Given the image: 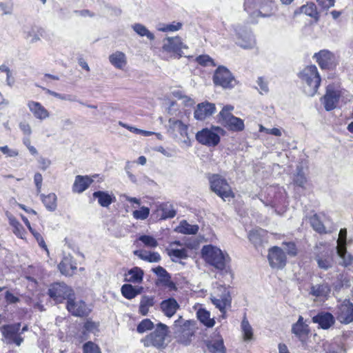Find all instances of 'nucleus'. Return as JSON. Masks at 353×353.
Instances as JSON below:
<instances>
[{"label":"nucleus","mask_w":353,"mask_h":353,"mask_svg":"<svg viewBox=\"0 0 353 353\" xmlns=\"http://www.w3.org/2000/svg\"><path fill=\"white\" fill-rule=\"evenodd\" d=\"M201 254L205 261L221 270L226 269L230 261V258L226 252L212 245L203 246Z\"/></svg>","instance_id":"f257e3e1"},{"label":"nucleus","mask_w":353,"mask_h":353,"mask_svg":"<svg viewBox=\"0 0 353 353\" xmlns=\"http://www.w3.org/2000/svg\"><path fill=\"white\" fill-rule=\"evenodd\" d=\"M301 79L303 90L307 96H314L319 88L321 78L315 65L305 67L299 74Z\"/></svg>","instance_id":"f03ea898"},{"label":"nucleus","mask_w":353,"mask_h":353,"mask_svg":"<svg viewBox=\"0 0 353 353\" xmlns=\"http://www.w3.org/2000/svg\"><path fill=\"white\" fill-rule=\"evenodd\" d=\"M234 109V106L231 105L223 106L218 115V120L221 125L229 130L240 132L245 128L244 122L241 119L232 114Z\"/></svg>","instance_id":"7ed1b4c3"},{"label":"nucleus","mask_w":353,"mask_h":353,"mask_svg":"<svg viewBox=\"0 0 353 353\" xmlns=\"http://www.w3.org/2000/svg\"><path fill=\"white\" fill-rule=\"evenodd\" d=\"M172 328L174 337L179 343L185 345L190 343L194 331L190 321L179 316V318L174 321Z\"/></svg>","instance_id":"20e7f679"},{"label":"nucleus","mask_w":353,"mask_h":353,"mask_svg":"<svg viewBox=\"0 0 353 353\" xmlns=\"http://www.w3.org/2000/svg\"><path fill=\"white\" fill-rule=\"evenodd\" d=\"M225 134V130L219 126L203 128L196 134L199 143L208 147H215L220 142V137Z\"/></svg>","instance_id":"39448f33"},{"label":"nucleus","mask_w":353,"mask_h":353,"mask_svg":"<svg viewBox=\"0 0 353 353\" xmlns=\"http://www.w3.org/2000/svg\"><path fill=\"white\" fill-rule=\"evenodd\" d=\"M341 98L345 103L350 101L353 99V96L350 95L346 91L333 90L332 86H328L325 94L324 95L322 103L327 111L334 110L336 107V104Z\"/></svg>","instance_id":"423d86ee"},{"label":"nucleus","mask_w":353,"mask_h":353,"mask_svg":"<svg viewBox=\"0 0 353 353\" xmlns=\"http://www.w3.org/2000/svg\"><path fill=\"white\" fill-rule=\"evenodd\" d=\"M210 189L223 201L234 196L228 181L219 174H212L209 177Z\"/></svg>","instance_id":"0eeeda50"},{"label":"nucleus","mask_w":353,"mask_h":353,"mask_svg":"<svg viewBox=\"0 0 353 353\" xmlns=\"http://www.w3.org/2000/svg\"><path fill=\"white\" fill-rule=\"evenodd\" d=\"M168 327L163 323H159L155 330L147 335L141 340L145 347H154L161 348L165 344V336H167Z\"/></svg>","instance_id":"6e6552de"},{"label":"nucleus","mask_w":353,"mask_h":353,"mask_svg":"<svg viewBox=\"0 0 353 353\" xmlns=\"http://www.w3.org/2000/svg\"><path fill=\"white\" fill-rule=\"evenodd\" d=\"M20 327V323L2 326L1 332L3 342L7 344H15L17 346H20L23 341V339L21 337V333H19Z\"/></svg>","instance_id":"1a4fd4ad"},{"label":"nucleus","mask_w":353,"mask_h":353,"mask_svg":"<svg viewBox=\"0 0 353 353\" xmlns=\"http://www.w3.org/2000/svg\"><path fill=\"white\" fill-rule=\"evenodd\" d=\"M48 294L57 303H61L65 299L69 300L73 296V290L63 283H57L50 287Z\"/></svg>","instance_id":"9d476101"},{"label":"nucleus","mask_w":353,"mask_h":353,"mask_svg":"<svg viewBox=\"0 0 353 353\" xmlns=\"http://www.w3.org/2000/svg\"><path fill=\"white\" fill-rule=\"evenodd\" d=\"M162 49L164 52L181 57L184 54L183 50L188 49V46L182 42L179 37H167L163 40Z\"/></svg>","instance_id":"9b49d317"},{"label":"nucleus","mask_w":353,"mask_h":353,"mask_svg":"<svg viewBox=\"0 0 353 353\" xmlns=\"http://www.w3.org/2000/svg\"><path fill=\"white\" fill-rule=\"evenodd\" d=\"M214 83L224 88H231L234 85L235 80L231 72L225 67H219L214 74Z\"/></svg>","instance_id":"f8f14e48"},{"label":"nucleus","mask_w":353,"mask_h":353,"mask_svg":"<svg viewBox=\"0 0 353 353\" xmlns=\"http://www.w3.org/2000/svg\"><path fill=\"white\" fill-rule=\"evenodd\" d=\"M268 259L272 268L282 269L286 264L285 252L277 246L272 247L269 250Z\"/></svg>","instance_id":"ddd939ff"},{"label":"nucleus","mask_w":353,"mask_h":353,"mask_svg":"<svg viewBox=\"0 0 353 353\" xmlns=\"http://www.w3.org/2000/svg\"><path fill=\"white\" fill-rule=\"evenodd\" d=\"M67 309L68 312L76 316H87L90 311L85 302L81 300L74 299L72 297L68 300Z\"/></svg>","instance_id":"4468645a"},{"label":"nucleus","mask_w":353,"mask_h":353,"mask_svg":"<svg viewBox=\"0 0 353 353\" xmlns=\"http://www.w3.org/2000/svg\"><path fill=\"white\" fill-rule=\"evenodd\" d=\"M337 319L344 324L353 322V303L349 300H344L339 306Z\"/></svg>","instance_id":"2eb2a0df"},{"label":"nucleus","mask_w":353,"mask_h":353,"mask_svg":"<svg viewBox=\"0 0 353 353\" xmlns=\"http://www.w3.org/2000/svg\"><path fill=\"white\" fill-rule=\"evenodd\" d=\"M216 110L214 103L203 102L197 105L196 109L194 112V117L196 120L203 121L206 118L212 115Z\"/></svg>","instance_id":"dca6fc26"},{"label":"nucleus","mask_w":353,"mask_h":353,"mask_svg":"<svg viewBox=\"0 0 353 353\" xmlns=\"http://www.w3.org/2000/svg\"><path fill=\"white\" fill-rule=\"evenodd\" d=\"M168 128L169 131H172V132H177L182 137H186V139L183 141L185 143H188L190 142V139L188 137V125L183 123L181 121L175 119L174 118H170L168 120Z\"/></svg>","instance_id":"f3484780"},{"label":"nucleus","mask_w":353,"mask_h":353,"mask_svg":"<svg viewBox=\"0 0 353 353\" xmlns=\"http://www.w3.org/2000/svg\"><path fill=\"white\" fill-rule=\"evenodd\" d=\"M312 321L318 323L321 328L327 330L334 324L335 319L331 313L322 312L313 316Z\"/></svg>","instance_id":"a211bd4d"},{"label":"nucleus","mask_w":353,"mask_h":353,"mask_svg":"<svg viewBox=\"0 0 353 353\" xmlns=\"http://www.w3.org/2000/svg\"><path fill=\"white\" fill-rule=\"evenodd\" d=\"M28 107L34 117L39 120H45L50 117L48 110L39 102L30 101Z\"/></svg>","instance_id":"6ab92c4d"},{"label":"nucleus","mask_w":353,"mask_h":353,"mask_svg":"<svg viewBox=\"0 0 353 353\" xmlns=\"http://www.w3.org/2000/svg\"><path fill=\"white\" fill-rule=\"evenodd\" d=\"M331 292L330 286L327 283L312 284L310 287L309 294L316 298L327 299Z\"/></svg>","instance_id":"aec40b11"},{"label":"nucleus","mask_w":353,"mask_h":353,"mask_svg":"<svg viewBox=\"0 0 353 353\" xmlns=\"http://www.w3.org/2000/svg\"><path fill=\"white\" fill-rule=\"evenodd\" d=\"M179 308V305L174 298H169L161 303V309L168 317H172Z\"/></svg>","instance_id":"412c9836"},{"label":"nucleus","mask_w":353,"mask_h":353,"mask_svg":"<svg viewBox=\"0 0 353 353\" xmlns=\"http://www.w3.org/2000/svg\"><path fill=\"white\" fill-rule=\"evenodd\" d=\"M92 196L98 200L99 204L103 208H108L115 201L114 194L108 192L97 191L93 193Z\"/></svg>","instance_id":"4be33fe9"},{"label":"nucleus","mask_w":353,"mask_h":353,"mask_svg":"<svg viewBox=\"0 0 353 353\" xmlns=\"http://www.w3.org/2000/svg\"><path fill=\"white\" fill-rule=\"evenodd\" d=\"M93 182V179L88 176L77 175L72 186L74 192L81 193L85 191Z\"/></svg>","instance_id":"5701e85b"},{"label":"nucleus","mask_w":353,"mask_h":353,"mask_svg":"<svg viewBox=\"0 0 353 353\" xmlns=\"http://www.w3.org/2000/svg\"><path fill=\"white\" fill-rule=\"evenodd\" d=\"M109 61L116 68L123 70L127 65V57L123 52L116 51L109 56Z\"/></svg>","instance_id":"b1692460"},{"label":"nucleus","mask_w":353,"mask_h":353,"mask_svg":"<svg viewBox=\"0 0 353 353\" xmlns=\"http://www.w3.org/2000/svg\"><path fill=\"white\" fill-rule=\"evenodd\" d=\"M267 232L263 229H256L251 230L249 232L248 238L250 241L255 245H261L264 241H266L265 236Z\"/></svg>","instance_id":"393cba45"},{"label":"nucleus","mask_w":353,"mask_h":353,"mask_svg":"<svg viewBox=\"0 0 353 353\" xmlns=\"http://www.w3.org/2000/svg\"><path fill=\"white\" fill-rule=\"evenodd\" d=\"M133 253L141 260L149 263H157L161 260V256L158 252H151L143 250H139L134 251Z\"/></svg>","instance_id":"a878e982"},{"label":"nucleus","mask_w":353,"mask_h":353,"mask_svg":"<svg viewBox=\"0 0 353 353\" xmlns=\"http://www.w3.org/2000/svg\"><path fill=\"white\" fill-rule=\"evenodd\" d=\"M336 252L340 259L339 265L343 267L353 265V255L347 251L346 247L336 248Z\"/></svg>","instance_id":"bb28decb"},{"label":"nucleus","mask_w":353,"mask_h":353,"mask_svg":"<svg viewBox=\"0 0 353 353\" xmlns=\"http://www.w3.org/2000/svg\"><path fill=\"white\" fill-rule=\"evenodd\" d=\"M6 214L7 218L8 219L10 225L13 228L12 231L14 234L18 237L23 239L26 232L22 225L10 212H6Z\"/></svg>","instance_id":"cd10ccee"},{"label":"nucleus","mask_w":353,"mask_h":353,"mask_svg":"<svg viewBox=\"0 0 353 353\" xmlns=\"http://www.w3.org/2000/svg\"><path fill=\"white\" fill-rule=\"evenodd\" d=\"M316 57L321 68H327L332 64L333 54L329 51L322 50Z\"/></svg>","instance_id":"c85d7f7f"},{"label":"nucleus","mask_w":353,"mask_h":353,"mask_svg":"<svg viewBox=\"0 0 353 353\" xmlns=\"http://www.w3.org/2000/svg\"><path fill=\"white\" fill-rule=\"evenodd\" d=\"M175 231L184 234H195L199 231L197 225H191L187 221L183 220L175 229Z\"/></svg>","instance_id":"c756f323"},{"label":"nucleus","mask_w":353,"mask_h":353,"mask_svg":"<svg viewBox=\"0 0 353 353\" xmlns=\"http://www.w3.org/2000/svg\"><path fill=\"white\" fill-rule=\"evenodd\" d=\"M143 271L138 268L134 267L128 272L125 274V280L128 282L134 283H139L143 280Z\"/></svg>","instance_id":"7c9ffc66"},{"label":"nucleus","mask_w":353,"mask_h":353,"mask_svg":"<svg viewBox=\"0 0 353 353\" xmlns=\"http://www.w3.org/2000/svg\"><path fill=\"white\" fill-rule=\"evenodd\" d=\"M196 316L198 319L205 326L212 327L214 325L215 321L210 318V313L208 310L200 308L196 312Z\"/></svg>","instance_id":"2f4dec72"},{"label":"nucleus","mask_w":353,"mask_h":353,"mask_svg":"<svg viewBox=\"0 0 353 353\" xmlns=\"http://www.w3.org/2000/svg\"><path fill=\"white\" fill-rule=\"evenodd\" d=\"M210 300L213 305H215V307L218 308L223 314L225 313L226 308L231 306L232 299L224 298L223 299H219L215 298V296H210Z\"/></svg>","instance_id":"473e14b6"},{"label":"nucleus","mask_w":353,"mask_h":353,"mask_svg":"<svg viewBox=\"0 0 353 353\" xmlns=\"http://www.w3.org/2000/svg\"><path fill=\"white\" fill-rule=\"evenodd\" d=\"M319 268L327 270L333 265V259L330 254L318 255L315 258Z\"/></svg>","instance_id":"72a5a7b5"},{"label":"nucleus","mask_w":353,"mask_h":353,"mask_svg":"<svg viewBox=\"0 0 353 353\" xmlns=\"http://www.w3.org/2000/svg\"><path fill=\"white\" fill-rule=\"evenodd\" d=\"M154 298L152 296H143L140 301L139 312L145 316L149 312V309L154 305Z\"/></svg>","instance_id":"f704fd0d"},{"label":"nucleus","mask_w":353,"mask_h":353,"mask_svg":"<svg viewBox=\"0 0 353 353\" xmlns=\"http://www.w3.org/2000/svg\"><path fill=\"white\" fill-rule=\"evenodd\" d=\"M44 30L41 28L32 27L26 32V39L32 43L37 42L43 36Z\"/></svg>","instance_id":"c9c22d12"},{"label":"nucleus","mask_w":353,"mask_h":353,"mask_svg":"<svg viewBox=\"0 0 353 353\" xmlns=\"http://www.w3.org/2000/svg\"><path fill=\"white\" fill-rule=\"evenodd\" d=\"M41 200L46 208L50 211H54L57 208V196L50 193L46 196L41 195Z\"/></svg>","instance_id":"e433bc0d"},{"label":"nucleus","mask_w":353,"mask_h":353,"mask_svg":"<svg viewBox=\"0 0 353 353\" xmlns=\"http://www.w3.org/2000/svg\"><path fill=\"white\" fill-rule=\"evenodd\" d=\"M168 254L172 258L173 261H175V259H185L188 257V252L185 248H168Z\"/></svg>","instance_id":"4c0bfd02"},{"label":"nucleus","mask_w":353,"mask_h":353,"mask_svg":"<svg viewBox=\"0 0 353 353\" xmlns=\"http://www.w3.org/2000/svg\"><path fill=\"white\" fill-rule=\"evenodd\" d=\"M241 328L245 341H250L253 339V329L245 316L241 322Z\"/></svg>","instance_id":"58836bf2"},{"label":"nucleus","mask_w":353,"mask_h":353,"mask_svg":"<svg viewBox=\"0 0 353 353\" xmlns=\"http://www.w3.org/2000/svg\"><path fill=\"white\" fill-rule=\"evenodd\" d=\"M121 293L126 299H132L141 293V289H137L130 284H124L121 287Z\"/></svg>","instance_id":"ea45409f"},{"label":"nucleus","mask_w":353,"mask_h":353,"mask_svg":"<svg viewBox=\"0 0 353 353\" xmlns=\"http://www.w3.org/2000/svg\"><path fill=\"white\" fill-rule=\"evenodd\" d=\"M210 296H215V298L219 299H223L224 298L232 299L229 289L227 287L221 285L216 286L214 289V291Z\"/></svg>","instance_id":"a19ab883"},{"label":"nucleus","mask_w":353,"mask_h":353,"mask_svg":"<svg viewBox=\"0 0 353 353\" xmlns=\"http://www.w3.org/2000/svg\"><path fill=\"white\" fill-rule=\"evenodd\" d=\"M160 210L162 211L161 218L163 219H171L174 217L176 215V211L174 206L169 203L161 205Z\"/></svg>","instance_id":"79ce46f5"},{"label":"nucleus","mask_w":353,"mask_h":353,"mask_svg":"<svg viewBox=\"0 0 353 353\" xmlns=\"http://www.w3.org/2000/svg\"><path fill=\"white\" fill-rule=\"evenodd\" d=\"M152 271L160 278L161 281L165 283H169L170 286H174V283L170 281V276L168 272L161 266H158L152 269Z\"/></svg>","instance_id":"37998d69"},{"label":"nucleus","mask_w":353,"mask_h":353,"mask_svg":"<svg viewBox=\"0 0 353 353\" xmlns=\"http://www.w3.org/2000/svg\"><path fill=\"white\" fill-rule=\"evenodd\" d=\"M132 28L139 36L141 37H146L150 40L152 41L154 39V35L150 32L147 28L141 24V23H135L132 26Z\"/></svg>","instance_id":"c03bdc74"},{"label":"nucleus","mask_w":353,"mask_h":353,"mask_svg":"<svg viewBox=\"0 0 353 353\" xmlns=\"http://www.w3.org/2000/svg\"><path fill=\"white\" fill-rule=\"evenodd\" d=\"M3 79H6V83L9 86H12L14 83V81L11 71L7 66L2 65H0V80Z\"/></svg>","instance_id":"a18cd8bd"},{"label":"nucleus","mask_w":353,"mask_h":353,"mask_svg":"<svg viewBox=\"0 0 353 353\" xmlns=\"http://www.w3.org/2000/svg\"><path fill=\"white\" fill-rule=\"evenodd\" d=\"M208 350L213 353H225V348L222 339H219L208 344Z\"/></svg>","instance_id":"49530a36"},{"label":"nucleus","mask_w":353,"mask_h":353,"mask_svg":"<svg viewBox=\"0 0 353 353\" xmlns=\"http://www.w3.org/2000/svg\"><path fill=\"white\" fill-rule=\"evenodd\" d=\"M293 181L296 185L301 188L305 187L307 183V178L301 167H297L296 174L294 175Z\"/></svg>","instance_id":"de8ad7c7"},{"label":"nucleus","mask_w":353,"mask_h":353,"mask_svg":"<svg viewBox=\"0 0 353 353\" xmlns=\"http://www.w3.org/2000/svg\"><path fill=\"white\" fill-rule=\"evenodd\" d=\"M139 241L142 242L145 247L150 248H154L159 245L157 241L150 235H141L139 237Z\"/></svg>","instance_id":"09e8293b"},{"label":"nucleus","mask_w":353,"mask_h":353,"mask_svg":"<svg viewBox=\"0 0 353 353\" xmlns=\"http://www.w3.org/2000/svg\"><path fill=\"white\" fill-rule=\"evenodd\" d=\"M292 332L295 335L301 336L308 332V326L306 324L295 323L293 325Z\"/></svg>","instance_id":"8fccbe9b"},{"label":"nucleus","mask_w":353,"mask_h":353,"mask_svg":"<svg viewBox=\"0 0 353 353\" xmlns=\"http://www.w3.org/2000/svg\"><path fill=\"white\" fill-rule=\"evenodd\" d=\"M132 214L136 219L145 220L150 214V209L148 207L142 206L139 210H134Z\"/></svg>","instance_id":"3c124183"},{"label":"nucleus","mask_w":353,"mask_h":353,"mask_svg":"<svg viewBox=\"0 0 353 353\" xmlns=\"http://www.w3.org/2000/svg\"><path fill=\"white\" fill-rule=\"evenodd\" d=\"M153 323L148 319L143 320L137 326V332L143 333L153 328Z\"/></svg>","instance_id":"603ef678"},{"label":"nucleus","mask_w":353,"mask_h":353,"mask_svg":"<svg viewBox=\"0 0 353 353\" xmlns=\"http://www.w3.org/2000/svg\"><path fill=\"white\" fill-rule=\"evenodd\" d=\"M83 353H101L100 348L91 341H88L83 345Z\"/></svg>","instance_id":"864d4df0"},{"label":"nucleus","mask_w":353,"mask_h":353,"mask_svg":"<svg viewBox=\"0 0 353 353\" xmlns=\"http://www.w3.org/2000/svg\"><path fill=\"white\" fill-rule=\"evenodd\" d=\"M59 268L62 274H68L69 269L74 270L76 267L70 264L67 259H65L59 263Z\"/></svg>","instance_id":"5fc2aeb1"},{"label":"nucleus","mask_w":353,"mask_h":353,"mask_svg":"<svg viewBox=\"0 0 353 353\" xmlns=\"http://www.w3.org/2000/svg\"><path fill=\"white\" fill-rule=\"evenodd\" d=\"M347 244V230L345 228L341 229L337 240L336 248L346 247Z\"/></svg>","instance_id":"6e6d98bb"},{"label":"nucleus","mask_w":353,"mask_h":353,"mask_svg":"<svg viewBox=\"0 0 353 353\" xmlns=\"http://www.w3.org/2000/svg\"><path fill=\"white\" fill-rule=\"evenodd\" d=\"M301 12L310 17H314L316 14L314 4H307L301 7Z\"/></svg>","instance_id":"4d7b16f0"},{"label":"nucleus","mask_w":353,"mask_h":353,"mask_svg":"<svg viewBox=\"0 0 353 353\" xmlns=\"http://www.w3.org/2000/svg\"><path fill=\"white\" fill-rule=\"evenodd\" d=\"M311 225L312 228L317 232L321 233L325 230V228L323 225L321 223V221L318 219L316 216H314L310 219Z\"/></svg>","instance_id":"13d9d810"},{"label":"nucleus","mask_w":353,"mask_h":353,"mask_svg":"<svg viewBox=\"0 0 353 353\" xmlns=\"http://www.w3.org/2000/svg\"><path fill=\"white\" fill-rule=\"evenodd\" d=\"M259 131L260 132H265L267 134H272L276 137H281L282 135V132L280 129L279 128H266L262 125H259Z\"/></svg>","instance_id":"bf43d9fd"},{"label":"nucleus","mask_w":353,"mask_h":353,"mask_svg":"<svg viewBox=\"0 0 353 353\" xmlns=\"http://www.w3.org/2000/svg\"><path fill=\"white\" fill-rule=\"evenodd\" d=\"M284 245V251L287 252L290 256H295L296 254V248L294 243L292 242L285 243Z\"/></svg>","instance_id":"052dcab7"},{"label":"nucleus","mask_w":353,"mask_h":353,"mask_svg":"<svg viewBox=\"0 0 353 353\" xmlns=\"http://www.w3.org/2000/svg\"><path fill=\"white\" fill-rule=\"evenodd\" d=\"M197 62L203 65L213 64L212 59L208 55H201L196 59Z\"/></svg>","instance_id":"680f3d73"},{"label":"nucleus","mask_w":353,"mask_h":353,"mask_svg":"<svg viewBox=\"0 0 353 353\" xmlns=\"http://www.w3.org/2000/svg\"><path fill=\"white\" fill-rule=\"evenodd\" d=\"M0 151L10 157H17L19 154L17 150L10 149L7 145L0 147Z\"/></svg>","instance_id":"e2e57ef3"},{"label":"nucleus","mask_w":353,"mask_h":353,"mask_svg":"<svg viewBox=\"0 0 353 353\" xmlns=\"http://www.w3.org/2000/svg\"><path fill=\"white\" fill-rule=\"evenodd\" d=\"M157 151L163 154L167 157H174L176 155L175 152L172 149H165L163 147L159 146L157 148Z\"/></svg>","instance_id":"0e129e2a"},{"label":"nucleus","mask_w":353,"mask_h":353,"mask_svg":"<svg viewBox=\"0 0 353 353\" xmlns=\"http://www.w3.org/2000/svg\"><path fill=\"white\" fill-rule=\"evenodd\" d=\"M19 128L24 134L30 136L32 134V128L28 123L26 121L21 122L19 123Z\"/></svg>","instance_id":"69168bd1"},{"label":"nucleus","mask_w":353,"mask_h":353,"mask_svg":"<svg viewBox=\"0 0 353 353\" xmlns=\"http://www.w3.org/2000/svg\"><path fill=\"white\" fill-rule=\"evenodd\" d=\"M98 325L92 321H88L84 325V329L88 332H94L97 330Z\"/></svg>","instance_id":"338daca9"},{"label":"nucleus","mask_w":353,"mask_h":353,"mask_svg":"<svg viewBox=\"0 0 353 353\" xmlns=\"http://www.w3.org/2000/svg\"><path fill=\"white\" fill-rule=\"evenodd\" d=\"M5 299L8 303H16L19 301V299L10 292H6Z\"/></svg>","instance_id":"774afa93"}]
</instances>
